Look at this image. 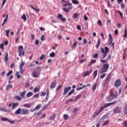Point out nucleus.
I'll return each mask as SVG.
<instances>
[{
    "instance_id": "16",
    "label": "nucleus",
    "mask_w": 127,
    "mask_h": 127,
    "mask_svg": "<svg viewBox=\"0 0 127 127\" xmlns=\"http://www.w3.org/2000/svg\"><path fill=\"white\" fill-rule=\"evenodd\" d=\"M25 94H26V91H24L22 92H20L19 93V96L21 97L22 99H23V98H24V96H25Z\"/></svg>"
},
{
    "instance_id": "45",
    "label": "nucleus",
    "mask_w": 127,
    "mask_h": 127,
    "mask_svg": "<svg viewBox=\"0 0 127 127\" xmlns=\"http://www.w3.org/2000/svg\"><path fill=\"white\" fill-rule=\"evenodd\" d=\"M110 123V121H105L103 125H102V127H104L105 126H106V125H108Z\"/></svg>"
},
{
    "instance_id": "30",
    "label": "nucleus",
    "mask_w": 127,
    "mask_h": 127,
    "mask_svg": "<svg viewBox=\"0 0 127 127\" xmlns=\"http://www.w3.org/2000/svg\"><path fill=\"white\" fill-rule=\"evenodd\" d=\"M98 74V70H95L93 72V76H94V79L97 77V75Z\"/></svg>"
},
{
    "instance_id": "46",
    "label": "nucleus",
    "mask_w": 127,
    "mask_h": 127,
    "mask_svg": "<svg viewBox=\"0 0 127 127\" xmlns=\"http://www.w3.org/2000/svg\"><path fill=\"white\" fill-rule=\"evenodd\" d=\"M117 12H118V13H120L121 18H124V17L123 16V12H121V11L120 10H118Z\"/></svg>"
},
{
    "instance_id": "2",
    "label": "nucleus",
    "mask_w": 127,
    "mask_h": 127,
    "mask_svg": "<svg viewBox=\"0 0 127 127\" xmlns=\"http://www.w3.org/2000/svg\"><path fill=\"white\" fill-rule=\"evenodd\" d=\"M109 51H110V49L108 47H105L104 49L103 48H101V53L102 54L103 59H105L107 57Z\"/></svg>"
},
{
    "instance_id": "37",
    "label": "nucleus",
    "mask_w": 127,
    "mask_h": 127,
    "mask_svg": "<svg viewBox=\"0 0 127 127\" xmlns=\"http://www.w3.org/2000/svg\"><path fill=\"white\" fill-rule=\"evenodd\" d=\"M72 18H78V13H74L72 15Z\"/></svg>"
},
{
    "instance_id": "23",
    "label": "nucleus",
    "mask_w": 127,
    "mask_h": 127,
    "mask_svg": "<svg viewBox=\"0 0 127 127\" xmlns=\"http://www.w3.org/2000/svg\"><path fill=\"white\" fill-rule=\"evenodd\" d=\"M100 45H101V40H100V39H98L97 44L96 46V48H99V47H100Z\"/></svg>"
},
{
    "instance_id": "36",
    "label": "nucleus",
    "mask_w": 127,
    "mask_h": 127,
    "mask_svg": "<svg viewBox=\"0 0 127 127\" xmlns=\"http://www.w3.org/2000/svg\"><path fill=\"white\" fill-rule=\"evenodd\" d=\"M80 97H81L80 95H77L75 99L73 100V102H76V101H77V100L80 99Z\"/></svg>"
},
{
    "instance_id": "62",
    "label": "nucleus",
    "mask_w": 127,
    "mask_h": 127,
    "mask_svg": "<svg viewBox=\"0 0 127 127\" xmlns=\"http://www.w3.org/2000/svg\"><path fill=\"white\" fill-rule=\"evenodd\" d=\"M121 6L122 8H125V4L124 3H122L121 4Z\"/></svg>"
},
{
    "instance_id": "41",
    "label": "nucleus",
    "mask_w": 127,
    "mask_h": 127,
    "mask_svg": "<svg viewBox=\"0 0 127 127\" xmlns=\"http://www.w3.org/2000/svg\"><path fill=\"white\" fill-rule=\"evenodd\" d=\"M50 57H55V53L54 52H52L50 54Z\"/></svg>"
},
{
    "instance_id": "28",
    "label": "nucleus",
    "mask_w": 127,
    "mask_h": 127,
    "mask_svg": "<svg viewBox=\"0 0 127 127\" xmlns=\"http://www.w3.org/2000/svg\"><path fill=\"white\" fill-rule=\"evenodd\" d=\"M101 114L99 111H96L94 114H93V118H95V117H97L98 115H100Z\"/></svg>"
},
{
    "instance_id": "9",
    "label": "nucleus",
    "mask_w": 127,
    "mask_h": 127,
    "mask_svg": "<svg viewBox=\"0 0 127 127\" xmlns=\"http://www.w3.org/2000/svg\"><path fill=\"white\" fill-rule=\"evenodd\" d=\"M21 115H29V110L26 108H22Z\"/></svg>"
},
{
    "instance_id": "44",
    "label": "nucleus",
    "mask_w": 127,
    "mask_h": 127,
    "mask_svg": "<svg viewBox=\"0 0 127 127\" xmlns=\"http://www.w3.org/2000/svg\"><path fill=\"white\" fill-rule=\"evenodd\" d=\"M104 109H105V107L104 106L101 107L99 109V112L101 113V112H103V110H104Z\"/></svg>"
},
{
    "instance_id": "20",
    "label": "nucleus",
    "mask_w": 127,
    "mask_h": 127,
    "mask_svg": "<svg viewBox=\"0 0 127 127\" xmlns=\"http://www.w3.org/2000/svg\"><path fill=\"white\" fill-rule=\"evenodd\" d=\"M8 18V15H7L6 17V18L3 20V22L2 23V26H3L4 25L5 23H6L7 22V19Z\"/></svg>"
},
{
    "instance_id": "63",
    "label": "nucleus",
    "mask_w": 127,
    "mask_h": 127,
    "mask_svg": "<svg viewBox=\"0 0 127 127\" xmlns=\"http://www.w3.org/2000/svg\"><path fill=\"white\" fill-rule=\"evenodd\" d=\"M124 114L127 115V108H125L124 109Z\"/></svg>"
},
{
    "instance_id": "13",
    "label": "nucleus",
    "mask_w": 127,
    "mask_h": 127,
    "mask_svg": "<svg viewBox=\"0 0 127 127\" xmlns=\"http://www.w3.org/2000/svg\"><path fill=\"white\" fill-rule=\"evenodd\" d=\"M57 84V82L56 81H54V82H52L50 85L51 89H54Z\"/></svg>"
},
{
    "instance_id": "33",
    "label": "nucleus",
    "mask_w": 127,
    "mask_h": 127,
    "mask_svg": "<svg viewBox=\"0 0 127 127\" xmlns=\"http://www.w3.org/2000/svg\"><path fill=\"white\" fill-rule=\"evenodd\" d=\"M74 92H75V89H72L71 90L69 93H68V95L67 97H69V96H71V95H72V94H73V93H74Z\"/></svg>"
},
{
    "instance_id": "49",
    "label": "nucleus",
    "mask_w": 127,
    "mask_h": 127,
    "mask_svg": "<svg viewBox=\"0 0 127 127\" xmlns=\"http://www.w3.org/2000/svg\"><path fill=\"white\" fill-rule=\"evenodd\" d=\"M97 84H94V86H93V87H92V90H93V91H95V90H96V88H97Z\"/></svg>"
},
{
    "instance_id": "32",
    "label": "nucleus",
    "mask_w": 127,
    "mask_h": 127,
    "mask_svg": "<svg viewBox=\"0 0 127 127\" xmlns=\"http://www.w3.org/2000/svg\"><path fill=\"white\" fill-rule=\"evenodd\" d=\"M15 76H16L17 79H19L20 77H21V75H19V72L18 71L16 72Z\"/></svg>"
},
{
    "instance_id": "11",
    "label": "nucleus",
    "mask_w": 127,
    "mask_h": 127,
    "mask_svg": "<svg viewBox=\"0 0 127 127\" xmlns=\"http://www.w3.org/2000/svg\"><path fill=\"white\" fill-rule=\"evenodd\" d=\"M121 112V109H120V107L119 106L115 108L113 110V113H114V114H120Z\"/></svg>"
},
{
    "instance_id": "17",
    "label": "nucleus",
    "mask_w": 127,
    "mask_h": 127,
    "mask_svg": "<svg viewBox=\"0 0 127 127\" xmlns=\"http://www.w3.org/2000/svg\"><path fill=\"white\" fill-rule=\"evenodd\" d=\"M15 115H21V108H19L15 112Z\"/></svg>"
},
{
    "instance_id": "50",
    "label": "nucleus",
    "mask_w": 127,
    "mask_h": 127,
    "mask_svg": "<svg viewBox=\"0 0 127 127\" xmlns=\"http://www.w3.org/2000/svg\"><path fill=\"white\" fill-rule=\"evenodd\" d=\"M85 88V85H83L82 87H79L76 89L77 91H80V90H82V89H84Z\"/></svg>"
},
{
    "instance_id": "29",
    "label": "nucleus",
    "mask_w": 127,
    "mask_h": 127,
    "mask_svg": "<svg viewBox=\"0 0 127 127\" xmlns=\"http://www.w3.org/2000/svg\"><path fill=\"white\" fill-rule=\"evenodd\" d=\"M71 1L74 4H79V1L77 0H71Z\"/></svg>"
},
{
    "instance_id": "39",
    "label": "nucleus",
    "mask_w": 127,
    "mask_h": 127,
    "mask_svg": "<svg viewBox=\"0 0 127 127\" xmlns=\"http://www.w3.org/2000/svg\"><path fill=\"white\" fill-rule=\"evenodd\" d=\"M1 121H3V122H8L9 120L7 118H2Z\"/></svg>"
},
{
    "instance_id": "6",
    "label": "nucleus",
    "mask_w": 127,
    "mask_h": 127,
    "mask_svg": "<svg viewBox=\"0 0 127 127\" xmlns=\"http://www.w3.org/2000/svg\"><path fill=\"white\" fill-rule=\"evenodd\" d=\"M25 65V62L22 61L21 62V63L20 64V65H19V69H20V73L21 74H22V75H23V72H24V71H25V69L23 68V66H24Z\"/></svg>"
},
{
    "instance_id": "51",
    "label": "nucleus",
    "mask_w": 127,
    "mask_h": 127,
    "mask_svg": "<svg viewBox=\"0 0 127 127\" xmlns=\"http://www.w3.org/2000/svg\"><path fill=\"white\" fill-rule=\"evenodd\" d=\"M99 57V54H95L94 55H93V58H98Z\"/></svg>"
},
{
    "instance_id": "55",
    "label": "nucleus",
    "mask_w": 127,
    "mask_h": 127,
    "mask_svg": "<svg viewBox=\"0 0 127 127\" xmlns=\"http://www.w3.org/2000/svg\"><path fill=\"white\" fill-rule=\"evenodd\" d=\"M98 25H100V26H102V21H101V20H99L98 21Z\"/></svg>"
},
{
    "instance_id": "8",
    "label": "nucleus",
    "mask_w": 127,
    "mask_h": 127,
    "mask_svg": "<svg viewBox=\"0 0 127 127\" xmlns=\"http://www.w3.org/2000/svg\"><path fill=\"white\" fill-rule=\"evenodd\" d=\"M122 85V80L121 79H117L114 83V86L116 88H119Z\"/></svg>"
},
{
    "instance_id": "54",
    "label": "nucleus",
    "mask_w": 127,
    "mask_h": 127,
    "mask_svg": "<svg viewBox=\"0 0 127 127\" xmlns=\"http://www.w3.org/2000/svg\"><path fill=\"white\" fill-rule=\"evenodd\" d=\"M45 38V36H44V35H42V36L41 37V41H44Z\"/></svg>"
},
{
    "instance_id": "18",
    "label": "nucleus",
    "mask_w": 127,
    "mask_h": 127,
    "mask_svg": "<svg viewBox=\"0 0 127 127\" xmlns=\"http://www.w3.org/2000/svg\"><path fill=\"white\" fill-rule=\"evenodd\" d=\"M96 62H97V60H92L88 64V67H90V66H91L92 64H94V63H96Z\"/></svg>"
},
{
    "instance_id": "4",
    "label": "nucleus",
    "mask_w": 127,
    "mask_h": 127,
    "mask_svg": "<svg viewBox=\"0 0 127 127\" xmlns=\"http://www.w3.org/2000/svg\"><path fill=\"white\" fill-rule=\"evenodd\" d=\"M109 68H110V64H109L106 63L102 65V67L101 68L102 71H100V74H103V73H105V72H108L109 70Z\"/></svg>"
},
{
    "instance_id": "59",
    "label": "nucleus",
    "mask_w": 127,
    "mask_h": 127,
    "mask_svg": "<svg viewBox=\"0 0 127 127\" xmlns=\"http://www.w3.org/2000/svg\"><path fill=\"white\" fill-rule=\"evenodd\" d=\"M112 43H113V39H109V45H111Z\"/></svg>"
},
{
    "instance_id": "56",
    "label": "nucleus",
    "mask_w": 127,
    "mask_h": 127,
    "mask_svg": "<svg viewBox=\"0 0 127 127\" xmlns=\"http://www.w3.org/2000/svg\"><path fill=\"white\" fill-rule=\"evenodd\" d=\"M77 46V43L74 42L72 46V48H75V47Z\"/></svg>"
},
{
    "instance_id": "7",
    "label": "nucleus",
    "mask_w": 127,
    "mask_h": 127,
    "mask_svg": "<svg viewBox=\"0 0 127 127\" xmlns=\"http://www.w3.org/2000/svg\"><path fill=\"white\" fill-rule=\"evenodd\" d=\"M111 82V74H109L104 81V86H107Z\"/></svg>"
},
{
    "instance_id": "12",
    "label": "nucleus",
    "mask_w": 127,
    "mask_h": 127,
    "mask_svg": "<svg viewBox=\"0 0 127 127\" xmlns=\"http://www.w3.org/2000/svg\"><path fill=\"white\" fill-rule=\"evenodd\" d=\"M71 89V86H69L67 87H65L64 88V95H66V94H67V93H68V92H69V91H70Z\"/></svg>"
},
{
    "instance_id": "1",
    "label": "nucleus",
    "mask_w": 127,
    "mask_h": 127,
    "mask_svg": "<svg viewBox=\"0 0 127 127\" xmlns=\"http://www.w3.org/2000/svg\"><path fill=\"white\" fill-rule=\"evenodd\" d=\"M62 2H63V6L66 7V6H68V8H63V10L65 11V12H69L70 10H72L73 9V6H72V4L71 3H69L68 1L65 0H62Z\"/></svg>"
},
{
    "instance_id": "57",
    "label": "nucleus",
    "mask_w": 127,
    "mask_h": 127,
    "mask_svg": "<svg viewBox=\"0 0 127 127\" xmlns=\"http://www.w3.org/2000/svg\"><path fill=\"white\" fill-rule=\"evenodd\" d=\"M31 36L32 40H34L35 39V36L33 34H31Z\"/></svg>"
},
{
    "instance_id": "42",
    "label": "nucleus",
    "mask_w": 127,
    "mask_h": 127,
    "mask_svg": "<svg viewBox=\"0 0 127 127\" xmlns=\"http://www.w3.org/2000/svg\"><path fill=\"white\" fill-rule=\"evenodd\" d=\"M101 62L107 64L108 63V60L107 59H106L105 60H101Z\"/></svg>"
},
{
    "instance_id": "22",
    "label": "nucleus",
    "mask_w": 127,
    "mask_h": 127,
    "mask_svg": "<svg viewBox=\"0 0 127 127\" xmlns=\"http://www.w3.org/2000/svg\"><path fill=\"white\" fill-rule=\"evenodd\" d=\"M33 95V93L29 91L26 94V97H27V98H30V97H31V96H32Z\"/></svg>"
},
{
    "instance_id": "40",
    "label": "nucleus",
    "mask_w": 127,
    "mask_h": 127,
    "mask_svg": "<svg viewBox=\"0 0 127 127\" xmlns=\"http://www.w3.org/2000/svg\"><path fill=\"white\" fill-rule=\"evenodd\" d=\"M40 107H41V104L38 105L35 108V110H39L40 109Z\"/></svg>"
},
{
    "instance_id": "35",
    "label": "nucleus",
    "mask_w": 127,
    "mask_h": 127,
    "mask_svg": "<svg viewBox=\"0 0 127 127\" xmlns=\"http://www.w3.org/2000/svg\"><path fill=\"white\" fill-rule=\"evenodd\" d=\"M15 99L17 101H21L22 98L21 97H20L19 96H16Z\"/></svg>"
},
{
    "instance_id": "31",
    "label": "nucleus",
    "mask_w": 127,
    "mask_h": 127,
    "mask_svg": "<svg viewBox=\"0 0 127 127\" xmlns=\"http://www.w3.org/2000/svg\"><path fill=\"white\" fill-rule=\"evenodd\" d=\"M12 85L9 84L6 86V90H9V89H12Z\"/></svg>"
},
{
    "instance_id": "5",
    "label": "nucleus",
    "mask_w": 127,
    "mask_h": 127,
    "mask_svg": "<svg viewBox=\"0 0 127 127\" xmlns=\"http://www.w3.org/2000/svg\"><path fill=\"white\" fill-rule=\"evenodd\" d=\"M18 52L19 53L18 56H21V55H23V56H24L25 55V53H24V50H23V46H20L18 48Z\"/></svg>"
},
{
    "instance_id": "19",
    "label": "nucleus",
    "mask_w": 127,
    "mask_h": 127,
    "mask_svg": "<svg viewBox=\"0 0 127 127\" xmlns=\"http://www.w3.org/2000/svg\"><path fill=\"white\" fill-rule=\"evenodd\" d=\"M23 107L24 108H27L28 109H29V108H31V104H30L29 103H26V104H24Z\"/></svg>"
},
{
    "instance_id": "10",
    "label": "nucleus",
    "mask_w": 127,
    "mask_h": 127,
    "mask_svg": "<svg viewBox=\"0 0 127 127\" xmlns=\"http://www.w3.org/2000/svg\"><path fill=\"white\" fill-rule=\"evenodd\" d=\"M57 18L60 19L62 22H66V20H67L66 18H63V15L61 14V13L58 14Z\"/></svg>"
},
{
    "instance_id": "21",
    "label": "nucleus",
    "mask_w": 127,
    "mask_h": 127,
    "mask_svg": "<svg viewBox=\"0 0 127 127\" xmlns=\"http://www.w3.org/2000/svg\"><path fill=\"white\" fill-rule=\"evenodd\" d=\"M124 38H127V27L125 28Z\"/></svg>"
},
{
    "instance_id": "58",
    "label": "nucleus",
    "mask_w": 127,
    "mask_h": 127,
    "mask_svg": "<svg viewBox=\"0 0 127 127\" xmlns=\"http://www.w3.org/2000/svg\"><path fill=\"white\" fill-rule=\"evenodd\" d=\"M46 95V92H42L41 94V97H44V96H45Z\"/></svg>"
},
{
    "instance_id": "27",
    "label": "nucleus",
    "mask_w": 127,
    "mask_h": 127,
    "mask_svg": "<svg viewBox=\"0 0 127 127\" xmlns=\"http://www.w3.org/2000/svg\"><path fill=\"white\" fill-rule=\"evenodd\" d=\"M63 117L64 118V120H65V121H67V120L69 119V116L67 114L64 115Z\"/></svg>"
},
{
    "instance_id": "25",
    "label": "nucleus",
    "mask_w": 127,
    "mask_h": 127,
    "mask_svg": "<svg viewBox=\"0 0 127 127\" xmlns=\"http://www.w3.org/2000/svg\"><path fill=\"white\" fill-rule=\"evenodd\" d=\"M4 60L6 63V62H7V61H8V53H6L5 57H4Z\"/></svg>"
},
{
    "instance_id": "14",
    "label": "nucleus",
    "mask_w": 127,
    "mask_h": 127,
    "mask_svg": "<svg viewBox=\"0 0 127 127\" xmlns=\"http://www.w3.org/2000/svg\"><path fill=\"white\" fill-rule=\"evenodd\" d=\"M92 71L93 70L92 69L90 70H87L85 71L84 74H83V77H86V76H88V75H90V74H91V73H92Z\"/></svg>"
},
{
    "instance_id": "61",
    "label": "nucleus",
    "mask_w": 127,
    "mask_h": 127,
    "mask_svg": "<svg viewBox=\"0 0 127 127\" xmlns=\"http://www.w3.org/2000/svg\"><path fill=\"white\" fill-rule=\"evenodd\" d=\"M3 47H4V45H3V44H1L0 45V49H3Z\"/></svg>"
},
{
    "instance_id": "26",
    "label": "nucleus",
    "mask_w": 127,
    "mask_h": 127,
    "mask_svg": "<svg viewBox=\"0 0 127 127\" xmlns=\"http://www.w3.org/2000/svg\"><path fill=\"white\" fill-rule=\"evenodd\" d=\"M55 118H56V114H53L50 118V121H53L55 120Z\"/></svg>"
},
{
    "instance_id": "43",
    "label": "nucleus",
    "mask_w": 127,
    "mask_h": 127,
    "mask_svg": "<svg viewBox=\"0 0 127 127\" xmlns=\"http://www.w3.org/2000/svg\"><path fill=\"white\" fill-rule=\"evenodd\" d=\"M106 73H103L100 75V79H104V77H106Z\"/></svg>"
},
{
    "instance_id": "47",
    "label": "nucleus",
    "mask_w": 127,
    "mask_h": 127,
    "mask_svg": "<svg viewBox=\"0 0 127 127\" xmlns=\"http://www.w3.org/2000/svg\"><path fill=\"white\" fill-rule=\"evenodd\" d=\"M39 90H38V87H36L34 89L33 92L34 93H37V92H38Z\"/></svg>"
},
{
    "instance_id": "64",
    "label": "nucleus",
    "mask_w": 127,
    "mask_h": 127,
    "mask_svg": "<svg viewBox=\"0 0 127 127\" xmlns=\"http://www.w3.org/2000/svg\"><path fill=\"white\" fill-rule=\"evenodd\" d=\"M123 125L124 126H125V127H127V121H126L124 123H123Z\"/></svg>"
},
{
    "instance_id": "48",
    "label": "nucleus",
    "mask_w": 127,
    "mask_h": 127,
    "mask_svg": "<svg viewBox=\"0 0 127 127\" xmlns=\"http://www.w3.org/2000/svg\"><path fill=\"white\" fill-rule=\"evenodd\" d=\"M44 58H45V55H42L40 58V60H43V59H44Z\"/></svg>"
},
{
    "instance_id": "24",
    "label": "nucleus",
    "mask_w": 127,
    "mask_h": 127,
    "mask_svg": "<svg viewBox=\"0 0 127 127\" xmlns=\"http://www.w3.org/2000/svg\"><path fill=\"white\" fill-rule=\"evenodd\" d=\"M17 106H18V103H13L12 105V109L13 110H14V109H15L16 107H17Z\"/></svg>"
},
{
    "instance_id": "15",
    "label": "nucleus",
    "mask_w": 127,
    "mask_h": 127,
    "mask_svg": "<svg viewBox=\"0 0 127 127\" xmlns=\"http://www.w3.org/2000/svg\"><path fill=\"white\" fill-rule=\"evenodd\" d=\"M32 75L34 78H38V77H39V74H38V72H36V71H34L32 73Z\"/></svg>"
},
{
    "instance_id": "52",
    "label": "nucleus",
    "mask_w": 127,
    "mask_h": 127,
    "mask_svg": "<svg viewBox=\"0 0 127 127\" xmlns=\"http://www.w3.org/2000/svg\"><path fill=\"white\" fill-rule=\"evenodd\" d=\"M12 74V70H10L7 73V76L8 77V76H10V75H11Z\"/></svg>"
},
{
    "instance_id": "38",
    "label": "nucleus",
    "mask_w": 127,
    "mask_h": 127,
    "mask_svg": "<svg viewBox=\"0 0 127 127\" xmlns=\"http://www.w3.org/2000/svg\"><path fill=\"white\" fill-rule=\"evenodd\" d=\"M110 106H111V104L109 103H106L105 104H104V108L106 109V108H108V107H110Z\"/></svg>"
},
{
    "instance_id": "60",
    "label": "nucleus",
    "mask_w": 127,
    "mask_h": 127,
    "mask_svg": "<svg viewBox=\"0 0 127 127\" xmlns=\"http://www.w3.org/2000/svg\"><path fill=\"white\" fill-rule=\"evenodd\" d=\"M41 114H42V113H41V111L39 113H35V115H36V116H37V117H38V116H40V115H41Z\"/></svg>"
},
{
    "instance_id": "53",
    "label": "nucleus",
    "mask_w": 127,
    "mask_h": 127,
    "mask_svg": "<svg viewBox=\"0 0 127 127\" xmlns=\"http://www.w3.org/2000/svg\"><path fill=\"white\" fill-rule=\"evenodd\" d=\"M111 58H112V56H111L110 55H108L107 58H106V60H107V61L111 60Z\"/></svg>"
},
{
    "instance_id": "3",
    "label": "nucleus",
    "mask_w": 127,
    "mask_h": 127,
    "mask_svg": "<svg viewBox=\"0 0 127 127\" xmlns=\"http://www.w3.org/2000/svg\"><path fill=\"white\" fill-rule=\"evenodd\" d=\"M118 97V92L117 91H115V94L113 93H110L107 98V102H112L114 99H116Z\"/></svg>"
},
{
    "instance_id": "34",
    "label": "nucleus",
    "mask_w": 127,
    "mask_h": 127,
    "mask_svg": "<svg viewBox=\"0 0 127 127\" xmlns=\"http://www.w3.org/2000/svg\"><path fill=\"white\" fill-rule=\"evenodd\" d=\"M22 19H23L24 21H26V16L25 14H23L21 17Z\"/></svg>"
}]
</instances>
